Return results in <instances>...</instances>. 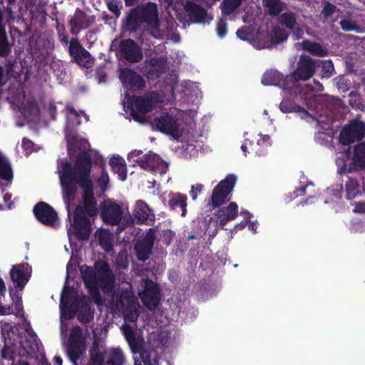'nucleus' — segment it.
<instances>
[{"label": "nucleus", "mask_w": 365, "mask_h": 365, "mask_svg": "<svg viewBox=\"0 0 365 365\" xmlns=\"http://www.w3.org/2000/svg\"><path fill=\"white\" fill-rule=\"evenodd\" d=\"M80 144L83 151L76 159L74 168H72L66 159H61L58 162L57 169L68 217H70L69 203L76 194L78 185L83 190V205L86 213L93 216L97 212L96 202L93 196V185L91 179V160L90 155L85 152L90 148V145L86 139H82Z\"/></svg>", "instance_id": "f257e3e1"}, {"label": "nucleus", "mask_w": 365, "mask_h": 365, "mask_svg": "<svg viewBox=\"0 0 365 365\" xmlns=\"http://www.w3.org/2000/svg\"><path fill=\"white\" fill-rule=\"evenodd\" d=\"M109 304L112 309L123 314L125 324L121 327V330L132 352L140 354L144 365H159L158 354L155 350L141 352L143 341L136 336L138 327L135 324L140 313V305L133 294L131 284L123 283L117 292L112 293Z\"/></svg>", "instance_id": "f03ea898"}, {"label": "nucleus", "mask_w": 365, "mask_h": 365, "mask_svg": "<svg viewBox=\"0 0 365 365\" xmlns=\"http://www.w3.org/2000/svg\"><path fill=\"white\" fill-rule=\"evenodd\" d=\"M80 270L93 301L98 305L101 304L98 289L101 288L104 292L112 289L115 279L112 270L103 262H98L94 269L87 265H81Z\"/></svg>", "instance_id": "7ed1b4c3"}, {"label": "nucleus", "mask_w": 365, "mask_h": 365, "mask_svg": "<svg viewBox=\"0 0 365 365\" xmlns=\"http://www.w3.org/2000/svg\"><path fill=\"white\" fill-rule=\"evenodd\" d=\"M314 61L308 56H301L296 69L288 76L292 93L297 94L299 92L301 100H302V95L304 96L305 104L310 109L314 108L312 101H319L320 96L312 93L308 89L307 85L302 86L299 81L309 80L314 76ZM296 97L298 98L297 95H296Z\"/></svg>", "instance_id": "20e7f679"}, {"label": "nucleus", "mask_w": 365, "mask_h": 365, "mask_svg": "<svg viewBox=\"0 0 365 365\" xmlns=\"http://www.w3.org/2000/svg\"><path fill=\"white\" fill-rule=\"evenodd\" d=\"M91 305V301L86 295H77L74 289L65 288L62 291L59 305L61 318L68 319L78 314V319L87 323L93 318Z\"/></svg>", "instance_id": "39448f33"}, {"label": "nucleus", "mask_w": 365, "mask_h": 365, "mask_svg": "<svg viewBox=\"0 0 365 365\" xmlns=\"http://www.w3.org/2000/svg\"><path fill=\"white\" fill-rule=\"evenodd\" d=\"M170 102L171 100L165 101L163 96L156 92L148 93L144 96L130 97L125 91L123 106L124 110L130 112L135 118L139 114H145L153 110L159 103L167 104Z\"/></svg>", "instance_id": "423d86ee"}, {"label": "nucleus", "mask_w": 365, "mask_h": 365, "mask_svg": "<svg viewBox=\"0 0 365 365\" xmlns=\"http://www.w3.org/2000/svg\"><path fill=\"white\" fill-rule=\"evenodd\" d=\"M101 215L103 222L108 225H116L121 222L120 226L121 230L133 223V218L130 215L128 207H123V205L111 200L103 202Z\"/></svg>", "instance_id": "0eeeda50"}, {"label": "nucleus", "mask_w": 365, "mask_h": 365, "mask_svg": "<svg viewBox=\"0 0 365 365\" xmlns=\"http://www.w3.org/2000/svg\"><path fill=\"white\" fill-rule=\"evenodd\" d=\"M135 17L140 21L146 23L150 27V34L155 38H163V34L159 31L158 7L155 4L148 3L137 6L134 11Z\"/></svg>", "instance_id": "6e6552de"}, {"label": "nucleus", "mask_w": 365, "mask_h": 365, "mask_svg": "<svg viewBox=\"0 0 365 365\" xmlns=\"http://www.w3.org/2000/svg\"><path fill=\"white\" fill-rule=\"evenodd\" d=\"M285 93H287L290 96L293 97V101H290L285 97L283 98L282 102L279 104V109L282 112L287 113H292V112H296L298 113L301 118L305 119L307 121H309V119L316 120L318 125H319L320 120L319 119H316L315 117H313L312 115H311L307 110L304 109V107L299 106V103H302V106H304L307 107V109L312 110H316V106L315 103L317 101H313L312 105L314 106V108L310 109L308 108V106L305 104L304 102V96L302 95V100L300 99V95L298 92L297 93V99L296 97L295 93H292L291 91H284Z\"/></svg>", "instance_id": "1a4fd4ad"}, {"label": "nucleus", "mask_w": 365, "mask_h": 365, "mask_svg": "<svg viewBox=\"0 0 365 365\" xmlns=\"http://www.w3.org/2000/svg\"><path fill=\"white\" fill-rule=\"evenodd\" d=\"M179 120L178 114L165 113L155 118L153 125L160 132L171 135L175 140H178L182 131Z\"/></svg>", "instance_id": "9d476101"}, {"label": "nucleus", "mask_w": 365, "mask_h": 365, "mask_svg": "<svg viewBox=\"0 0 365 365\" xmlns=\"http://www.w3.org/2000/svg\"><path fill=\"white\" fill-rule=\"evenodd\" d=\"M237 178L235 175H229L221 180L213 189L208 204L213 207H219L224 204L235 186Z\"/></svg>", "instance_id": "9b49d317"}, {"label": "nucleus", "mask_w": 365, "mask_h": 365, "mask_svg": "<svg viewBox=\"0 0 365 365\" xmlns=\"http://www.w3.org/2000/svg\"><path fill=\"white\" fill-rule=\"evenodd\" d=\"M139 297L145 306L150 311L155 310L160 301L159 289L156 284L149 279H142Z\"/></svg>", "instance_id": "f8f14e48"}, {"label": "nucleus", "mask_w": 365, "mask_h": 365, "mask_svg": "<svg viewBox=\"0 0 365 365\" xmlns=\"http://www.w3.org/2000/svg\"><path fill=\"white\" fill-rule=\"evenodd\" d=\"M73 217V225L67 231L69 240H71L72 236L78 240H88L91 234L89 221L81 207L76 208Z\"/></svg>", "instance_id": "ddd939ff"}, {"label": "nucleus", "mask_w": 365, "mask_h": 365, "mask_svg": "<svg viewBox=\"0 0 365 365\" xmlns=\"http://www.w3.org/2000/svg\"><path fill=\"white\" fill-rule=\"evenodd\" d=\"M365 136V123L359 120H353L345 125L339 135V141L344 145L362 140Z\"/></svg>", "instance_id": "4468645a"}, {"label": "nucleus", "mask_w": 365, "mask_h": 365, "mask_svg": "<svg viewBox=\"0 0 365 365\" xmlns=\"http://www.w3.org/2000/svg\"><path fill=\"white\" fill-rule=\"evenodd\" d=\"M34 213L39 222L46 226L56 228L58 226V217L56 212L46 202H41L34 207Z\"/></svg>", "instance_id": "2eb2a0df"}, {"label": "nucleus", "mask_w": 365, "mask_h": 365, "mask_svg": "<svg viewBox=\"0 0 365 365\" xmlns=\"http://www.w3.org/2000/svg\"><path fill=\"white\" fill-rule=\"evenodd\" d=\"M168 68L167 56L151 57L145 61L142 68L143 73L149 79H154L160 76Z\"/></svg>", "instance_id": "dca6fc26"}, {"label": "nucleus", "mask_w": 365, "mask_h": 365, "mask_svg": "<svg viewBox=\"0 0 365 365\" xmlns=\"http://www.w3.org/2000/svg\"><path fill=\"white\" fill-rule=\"evenodd\" d=\"M178 6H182L183 9L188 13L190 19L194 22H203L207 15L205 9L196 4L190 1H186L185 4H182L180 1L174 3L173 0H168V8H173L176 12V16L178 19L180 18V14L177 11Z\"/></svg>", "instance_id": "f3484780"}, {"label": "nucleus", "mask_w": 365, "mask_h": 365, "mask_svg": "<svg viewBox=\"0 0 365 365\" xmlns=\"http://www.w3.org/2000/svg\"><path fill=\"white\" fill-rule=\"evenodd\" d=\"M85 346L83 330L80 327H73L70 334L68 352L73 361L78 359L81 355Z\"/></svg>", "instance_id": "a211bd4d"}, {"label": "nucleus", "mask_w": 365, "mask_h": 365, "mask_svg": "<svg viewBox=\"0 0 365 365\" xmlns=\"http://www.w3.org/2000/svg\"><path fill=\"white\" fill-rule=\"evenodd\" d=\"M264 86H277L284 91H291L290 82L288 76H284L277 70H269L264 73L262 78Z\"/></svg>", "instance_id": "6ab92c4d"}, {"label": "nucleus", "mask_w": 365, "mask_h": 365, "mask_svg": "<svg viewBox=\"0 0 365 365\" xmlns=\"http://www.w3.org/2000/svg\"><path fill=\"white\" fill-rule=\"evenodd\" d=\"M119 77L125 88H130L135 91L143 88L145 86L144 79L128 68L120 69Z\"/></svg>", "instance_id": "aec40b11"}, {"label": "nucleus", "mask_w": 365, "mask_h": 365, "mask_svg": "<svg viewBox=\"0 0 365 365\" xmlns=\"http://www.w3.org/2000/svg\"><path fill=\"white\" fill-rule=\"evenodd\" d=\"M120 51L129 62L137 63L142 60L143 55L141 48L133 40L126 39L121 41Z\"/></svg>", "instance_id": "412c9836"}, {"label": "nucleus", "mask_w": 365, "mask_h": 365, "mask_svg": "<svg viewBox=\"0 0 365 365\" xmlns=\"http://www.w3.org/2000/svg\"><path fill=\"white\" fill-rule=\"evenodd\" d=\"M31 267L28 263L14 265L10 271L11 279L17 287L22 289L29 282L31 277Z\"/></svg>", "instance_id": "4be33fe9"}, {"label": "nucleus", "mask_w": 365, "mask_h": 365, "mask_svg": "<svg viewBox=\"0 0 365 365\" xmlns=\"http://www.w3.org/2000/svg\"><path fill=\"white\" fill-rule=\"evenodd\" d=\"M65 115L66 117V124L65 127L66 135L71 131L73 128L81 124V116L83 115L86 121H88V116L83 112H78L72 106L67 105L65 110Z\"/></svg>", "instance_id": "5701e85b"}, {"label": "nucleus", "mask_w": 365, "mask_h": 365, "mask_svg": "<svg viewBox=\"0 0 365 365\" xmlns=\"http://www.w3.org/2000/svg\"><path fill=\"white\" fill-rule=\"evenodd\" d=\"M94 21L95 19L93 16L86 15L81 10H76L70 21L71 32L77 33L81 29H86L91 26Z\"/></svg>", "instance_id": "b1692460"}, {"label": "nucleus", "mask_w": 365, "mask_h": 365, "mask_svg": "<svg viewBox=\"0 0 365 365\" xmlns=\"http://www.w3.org/2000/svg\"><path fill=\"white\" fill-rule=\"evenodd\" d=\"M133 220H135L138 223H144L148 220H153L154 219L153 210L142 200H138L135 202L133 210Z\"/></svg>", "instance_id": "393cba45"}, {"label": "nucleus", "mask_w": 365, "mask_h": 365, "mask_svg": "<svg viewBox=\"0 0 365 365\" xmlns=\"http://www.w3.org/2000/svg\"><path fill=\"white\" fill-rule=\"evenodd\" d=\"M144 160L147 163L148 167L142 168L145 170H148L152 172H158L160 175L166 173L168 170V165L163 161L158 155L150 152L144 155Z\"/></svg>", "instance_id": "a878e982"}, {"label": "nucleus", "mask_w": 365, "mask_h": 365, "mask_svg": "<svg viewBox=\"0 0 365 365\" xmlns=\"http://www.w3.org/2000/svg\"><path fill=\"white\" fill-rule=\"evenodd\" d=\"M13 178V170L8 159L0 154V187L4 190L10 186Z\"/></svg>", "instance_id": "bb28decb"}, {"label": "nucleus", "mask_w": 365, "mask_h": 365, "mask_svg": "<svg viewBox=\"0 0 365 365\" xmlns=\"http://www.w3.org/2000/svg\"><path fill=\"white\" fill-rule=\"evenodd\" d=\"M181 101L187 103H193L201 96V92L196 83L185 81L181 86Z\"/></svg>", "instance_id": "cd10ccee"}, {"label": "nucleus", "mask_w": 365, "mask_h": 365, "mask_svg": "<svg viewBox=\"0 0 365 365\" xmlns=\"http://www.w3.org/2000/svg\"><path fill=\"white\" fill-rule=\"evenodd\" d=\"M238 213V206L235 202H231L227 207L221 208L217 214V222L225 225L227 222L236 218Z\"/></svg>", "instance_id": "c85d7f7f"}, {"label": "nucleus", "mask_w": 365, "mask_h": 365, "mask_svg": "<svg viewBox=\"0 0 365 365\" xmlns=\"http://www.w3.org/2000/svg\"><path fill=\"white\" fill-rule=\"evenodd\" d=\"M187 200L185 195L180 192H171L168 195V205L171 210L180 208L181 216L185 217L187 213Z\"/></svg>", "instance_id": "c756f323"}, {"label": "nucleus", "mask_w": 365, "mask_h": 365, "mask_svg": "<svg viewBox=\"0 0 365 365\" xmlns=\"http://www.w3.org/2000/svg\"><path fill=\"white\" fill-rule=\"evenodd\" d=\"M109 163L113 171L118 174L119 180L125 181L127 178V168L124 159L119 155H113Z\"/></svg>", "instance_id": "7c9ffc66"}, {"label": "nucleus", "mask_w": 365, "mask_h": 365, "mask_svg": "<svg viewBox=\"0 0 365 365\" xmlns=\"http://www.w3.org/2000/svg\"><path fill=\"white\" fill-rule=\"evenodd\" d=\"M296 47L297 49L302 48L314 56L322 57L327 55V51L320 44L309 41H304L302 43H297Z\"/></svg>", "instance_id": "2f4dec72"}, {"label": "nucleus", "mask_w": 365, "mask_h": 365, "mask_svg": "<svg viewBox=\"0 0 365 365\" xmlns=\"http://www.w3.org/2000/svg\"><path fill=\"white\" fill-rule=\"evenodd\" d=\"M22 115L28 120H32L38 115V109L33 98H27L19 108Z\"/></svg>", "instance_id": "473e14b6"}, {"label": "nucleus", "mask_w": 365, "mask_h": 365, "mask_svg": "<svg viewBox=\"0 0 365 365\" xmlns=\"http://www.w3.org/2000/svg\"><path fill=\"white\" fill-rule=\"evenodd\" d=\"M153 246L142 240L138 241L135 245V251L138 259L140 261L148 259L151 254Z\"/></svg>", "instance_id": "72a5a7b5"}, {"label": "nucleus", "mask_w": 365, "mask_h": 365, "mask_svg": "<svg viewBox=\"0 0 365 365\" xmlns=\"http://www.w3.org/2000/svg\"><path fill=\"white\" fill-rule=\"evenodd\" d=\"M353 160L356 165L365 168V142L355 147Z\"/></svg>", "instance_id": "f704fd0d"}, {"label": "nucleus", "mask_w": 365, "mask_h": 365, "mask_svg": "<svg viewBox=\"0 0 365 365\" xmlns=\"http://www.w3.org/2000/svg\"><path fill=\"white\" fill-rule=\"evenodd\" d=\"M128 160L133 166L135 165H138L140 168H146L148 166L147 163L144 160V155H142V151L140 150H135L128 153Z\"/></svg>", "instance_id": "c9c22d12"}, {"label": "nucleus", "mask_w": 365, "mask_h": 365, "mask_svg": "<svg viewBox=\"0 0 365 365\" xmlns=\"http://www.w3.org/2000/svg\"><path fill=\"white\" fill-rule=\"evenodd\" d=\"M123 354L120 349L110 350L107 365H123Z\"/></svg>", "instance_id": "e433bc0d"}, {"label": "nucleus", "mask_w": 365, "mask_h": 365, "mask_svg": "<svg viewBox=\"0 0 365 365\" xmlns=\"http://www.w3.org/2000/svg\"><path fill=\"white\" fill-rule=\"evenodd\" d=\"M98 238L101 246L106 251L110 252L113 249L112 237L107 231H100Z\"/></svg>", "instance_id": "4c0bfd02"}, {"label": "nucleus", "mask_w": 365, "mask_h": 365, "mask_svg": "<svg viewBox=\"0 0 365 365\" xmlns=\"http://www.w3.org/2000/svg\"><path fill=\"white\" fill-rule=\"evenodd\" d=\"M93 58L85 48L75 58V61L81 66L89 68L93 64Z\"/></svg>", "instance_id": "58836bf2"}, {"label": "nucleus", "mask_w": 365, "mask_h": 365, "mask_svg": "<svg viewBox=\"0 0 365 365\" xmlns=\"http://www.w3.org/2000/svg\"><path fill=\"white\" fill-rule=\"evenodd\" d=\"M260 139L257 140V145L262 147V149H258L255 151L256 155L261 156L266 153L267 148L271 146L270 137L268 135H259Z\"/></svg>", "instance_id": "ea45409f"}, {"label": "nucleus", "mask_w": 365, "mask_h": 365, "mask_svg": "<svg viewBox=\"0 0 365 365\" xmlns=\"http://www.w3.org/2000/svg\"><path fill=\"white\" fill-rule=\"evenodd\" d=\"M359 183L356 180L354 179H349L346 183V197L349 200L354 198L358 193L359 190Z\"/></svg>", "instance_id": "a19ab883"}, {"label": "nucleus", "mask_w": 365, "mask_h": 365, "mask_svg": "<svg viewBox=\"0 0 365 365\" xmlns=\"http://www.w3.org/2000/svg\"><path fill=\"white\" fill-rule=\"evenodd\" d=\"M241 0H224L221 9L224 15H230L240 4Z\"/></svg>", "instance_id": "79ce46f5"}, {"label": "nucleus", "mask_w": 365, "mask_h": 365, "mask_svg": "<svg viewBox=\"0 0 365 365\" xmlns=\"http://www.w3.org/2000/svg\"><path fill=\"white\" fill-rule=\"evenodd\" d=\"M263 4L271 15H277L282 10L280 0H263Z\"/></svg>", "instance_id": "37998d69"}, {"label": "nucleus", "mask_w": 365, "mask_h": 365, "mask_svg": "<svg viewBox=\"0 0 365 365\" xmlns=\"http://www.w3.org/2000/svg\"><path fill=\"white\" fill-rule=\"evenodd\" d=\"M279 22L287 28L293 29L296 24L295 15L292 13H284L279 17Z\"/></svg>", "instance_id": "c03bdc74"}, {"label": "nucleus", "mask_w": 365, "mask_h": 365, "mask_svg": "<svg viewBox=\"0 0 365 365\" xmlns=\"http://www.w3.org/2000/svg\"><path fill=\"white\" fill-rule=\"evenodd\" d=\"M341 29L345 31H354L357 33H362L363 29L359 26L355 21L349 19H343L340 21Z\"/></svg>", "instance_id": "a18cd8bd"}, {"label": "nucleus", "mask_w": 365, "mask_h": 365, "mask_svg": "<svg viewBox=\"0 0 365 365\" xmlns=\"http://www.w3.org/2000/svg\"><path fill=\"white\" fill-rule=\"evenodd\" d=\"M11 51L10 46L6 40V31H0V56H6Z\"/></svg>", "instance_id": "49530a36"}, {"label": "nucleus", "mask_w": 365, "mask_h": 365, "mask_svg": "<svg viewBox=\"0 0 365 365\" xmlns=\"http://www.w3.org/2000/svg\"><path fill=\"white\" fill-rule=\"evenodd\" d=\"M287 36V34L279 27L274 28L271 34L272 40L277 43L285 41Z\"/></svg>", "instance_id": "de8ad7c7"}, {"label": "nucleus", "mask_w": 365, "mask_h": 365, "mask_svg": "<svg viewBox=\"0 0 365 365\" xmlns=\"http://www.w3.org/2000/svg\"><path fill=\"white\" fill-rule=\"evenodd\" d=\"M10 296L13 301V307L16 313V315L21 314L22 312V302L20 294L18 292L13 293V291L10 290Z\"/></svg>", "instance_id": "09e8293b"}, {"label": "nucleus", "mask_w": 365, "mask_h": 365, "mask_svg": "<svg viewBox=\"0 0 365 365\" xmlns=\"http://www.w3.org/2000/svg\"><path fill=\"white\" fill-rule=\"evenodd\" d=\"M22 148H24L26 155H29L32 151H36L39 148L34 145V143L26 138L22 140Z\"/></svg>", "instance_id": "8fccbe9b"}, {"label": "nucleus", "mask_w": 365, "mask_h": 365, "mask_svg": "<svg viewBox=\"0 0 365 365\" xmlns=\"http://www.w3.org/2000/svg\"><path fill=\"white\" fill-rule=\"evenodd\" d=\"M334 65L331 61H326L322 63V77L329 78L334 71Z\"/></svg>", "instance_id": "3c124183"}, {"label": "nucleus", "mask_w": 365, "mask_h": 365, "mask_svg": "<svg viewBox=\"0 0 365 365\" xmlns=\"http://www.w3.org/2000/svg\"><path fill=\"white\" fill-rule=\"evenodd\" d=\"M83 48L81 47L76 41H71L69 45V52L71 55L75 58L78 56L82 51H83Z\"/></svg>", "instance_id": "603ef678"}, {"label": "nucleus", "mask_w": 365, "mask_h": 365, "mask_svg": "<svg viewBox=\"0 0 365 365\" xmlns=\"http://www.w3.org/2000/svg\"><path fill=\"white\" fill-rule=\"evenodd\" d=\"M336 7L331 3H326L322 11V15L324 19H327L336 11Z\"/></svg>", "instance_id": "864d4df0"}, {"label": "nucleus", "mask_w": 365, "mask_h": 365, "mask_svg": "<svg viewBox=\"0 0 365 365\" xmlns=\"http://www.w3.org/2000/svg\"><path fill=\"white\" fill-rule=\"evenodd\" d=\"M217 33L220 38H223L227 34V24L224 19H220L217 24Z\"/></svg>", "instance_id": "5fc2aeb1"}, {"label": "nucleus", "mask_w": 365, "mask_h": 365, "mask_svg": "<svg viewBox=\"0 0 365 365\" xmlns=\"http://www.w3.org/2000/svg\"><path fill=\"white\" fill-rule=\"evenodd\" d=\"M204 186L202 184H195L191 186V190L190 195L192 200H195L197 198L199 194H200L203 190Z\"/></svg>", "instance_id": "6e6d98bb"}, {"label": "nucleus", "mask_w": 365, "mask_h": 365, "mask_svg": "<svg viewBox=\"0 0 365 365\" xmlns=\"http://www.w3.org/2000/svg\"><path fill=\"white\" fill-rule=\"evenodd\" d=\"M155 238V228H150L148 231L147 232L145 237L141 240L143 242H145L146 243L150 244V245L153 246V242Z\"/></svg>", "instance_id": "4d7b16f0"}, {"label": "nucleus", "mask_w": 365, "mask_h": 365, "mask_svg": "<svg viewBox=\"0 0 365 365\" xmlns=\"http://www.w3.org/2000/svg\"><path fill=\"white\" fill-rule=\"evenodd\" d=\"M336 85L337 88L341 90L342 91H346L349 88L348 82L343 77H339V78H336Z\"/></svg>", "instance_id": "13d9d810"}, {"label": "nucleus", "mask_w": 365, "mask_h": 365, "mask_svg": "<svg viewBox=\"0 0 365 365\" xmlns=\"http://www.w3.org/2000/svg\"><path fill=\"white\" fill-rule=\"evenodd\" d=\"M109 182V177L107 173L103 172L99 180L98 183L102 190H106Z\"/></svg>", "instance_id": "bf43d9fd"}, {"label": "nucleus", "mask_w": 365, "mask_h": 365, "mask_svg": "<svg viewBox=\"0 0 365 365\" xmlns=\"http://www.w3.org/2000/svg\"><path fill=\"white\" fill-rule=\"evenodd\" d=\"M342 189L343 188L341 185H336L335 187L327 189V192L332 195L334 197L339 198L341 197Z\"/></svg>", "instance_id": "052dcab7"}, {"label": "nucleus", "mask_w": 365, "mask_h": 365, "mask_svg": "<svg viewBox=\"0 0 365 365\" xmlns=\"http://www.w3.org/2000/svg\"><path fill=\"white\" fill-rule=\"evenodd\" d=\"M9 314H16V313L14 311L13 306L4 307L1 304L0 305V315H9Z\"/></svg>", "instance_id": "680f3d73"}, {"label": "nucleus", "mask_w": 365, "mask_h": 365, "mask_svg": "<svg viewBox=\"0 0 365 365\" xmlns=\"http://www.w3.org/2000/svg\"><path fill=\"white\" fill-rule=\"evenodd\" d=\"M108 8L116 16H119L120 14V10L116 1H110V2H108Z\"/></svg>", "instance_id": "e2e57ef3"}, {"label": "nucleus", "mask_w": 365, "mask_h": 365, "mask_svg": "<svg viewBox=\"0 0 365 365\" xmlns=\"http://www.w3.org/2000/svg\"><path fill=\"white\" fill-rule=\"evenodd\" d=\"M153 52L155 54V56H163V54L165 56H167L166 47L164 43H161V44H159L157 46H155L153 50Z\"/></svg>", "instance_id": "0e129e2a"}, {"label": "nucleus", "mask_w": 365, "mask_h": 365, "mask_svg": "<svg viewBox=\"0 0 365 365\" xmlns=\"http://www.w3.org/2000/svg\"><path fill=\"white\" fill-rule=\"evenodd\" d=\"M237 36L242 41H249V34L245 28L240 29L236 32Z\"/></svg>", "instance_id": "69168bd1"}, {"label": "nucleus", "mask_w": 365, "mask_h": 365, "mask_svg": "<svg viewBox=\"0 0 365 365\" xmlns=\"http://www.w3.org/2000/svg\"><path fill=\"white\" fill-rule=\"evenodd\" d=\"M346 158H348V154L344 155L343 157H339L336 160V163L340 170L346 168Z\"/></svg>", "instance_id": "338daca9"}, {"label": "nucleus", "mask_w": 365, "mask_h": 365, "mask_svg": "<svg viewBox=\"0 0 365 365\" xmlns=\"http://www.w3.org/2000/svg\"><path fill=\"white\" fill-rule=\"evenodd\" d=\"M354 212L365 213V202H358L355 205Z\"/></svg>", "instance_id": "774afa93"}]
</instances>
